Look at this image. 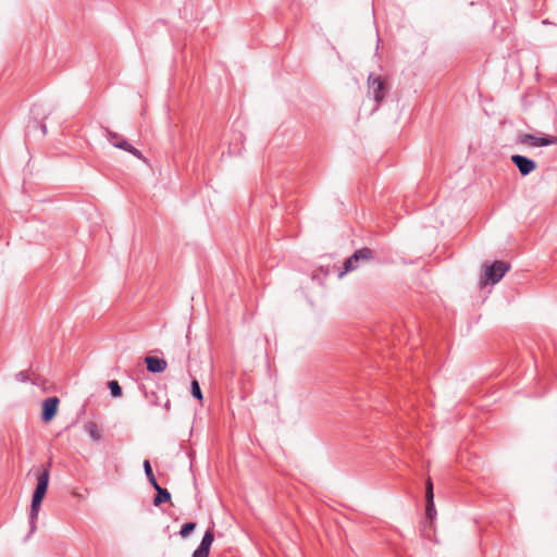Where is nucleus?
<instances>
[{
	"label": "nucleus",
	"mask_w": 557,
	"mask_h": 557,
	"mask_svg": "<svg viewBox=\"0 0 557 557\" xmlns=\"http://www.w3.org/2000/svg\"><path fill=\"white\" fill-rule=\"evenodd\" d=\"M50 467H51V462L49 461L46 466L42 467L41 471H39V473L37 475V484H36L35 491L33 493L32 505H30V515H29L32 531L35 530V521L38 517L41 502L45 498V495L48 490Z\"/></svg>",
	"instance_id": "f257e3e1"
},
{
	"label": "nucleus",
	"mask_w": 557,
	"mask_h": 557,
	"mask_svg": "<svg viewBox=\"0 0 557 557\" xmlns=\"http://www.w3.org/2000/svg\"><path fill=\"white\" fill-rule=\"evenodd\" d=\"M373 257V251L368 247L357 250L352 256L344 261L343 268L338 272V277H343L345 274L361 268L372 260Z\"/></svg>",
	"instance_id": "f03ea898"
},
{
	"label": "nucleus",
	"mask_w": 557,
	"mask_h": 557,
	"mask_svg": "<svg viewBox=\"0 0 557 557\" xmlns=\"http://www.w3.org/2000/svg\"><path fill=\"white\" fill-rule=\"evenodd\" d=\"M509 269L510 264L506 261H494L491 264L484 263L482 283L484 285L498 283Z\"/></svg>",
	"instance_id": "7ed1b4c3"
},
{
	"label": "nucleus",
	"mask_w": 557,
	"mask_h": 557,
	"mask_svg": "<svg viewBox=\"0 0 557 557\" xmlns=\"http://www.w3.org/2000/svg\"><path fill=\"white\" fill-rule=\"evenodd\" d=\"M518 143L531 147L557 145V137H537L530 134H522L518 137Z\"/></svg>",
	"instance_id": "20e7f679"
},
{
	"label": "nucleus",
	"mask_w": 557,
	"mask_h": 557,
	"mask_svg": "<svg viewBox=\"0 0 557 557\" xmlns=\"http://www.w3.org/2000/svg\"><path fill=\"white\" fill-rule=\"evenodd\" d=\"M368 92L379 103L384 98L385 85L380 76L370 75L368 78Z\"/></svg>",
	"instance_id": "39448f33"
},
{
	"label": "nucleus",
	"mask_w": 557,
	"mask_h": 557,
	"mask_svg": "<svg viewBox=\"0 0 557 557\" xmlns=\"http://www.w3.org/2000/svg\"><path fill=\"white\" fill-rule=\"evenodd\" d=\"M511 161L522 175H528L536 169V163L533 160L520 154L511 156Z\"/></svg>",
	"instance_id": "423d86ee"
},
{
	"label": "nucleus",
	"mask_w": 557,
	"mask_h": 557,
	"mask_svg": "<svg viewBox=\"0 0 557 557\" xmlns=\"http://www.w3.org/2000/svg\"><path fill=\"white\" fill-rule=\"evenodd\" d=\"M108 135H109L110 140L113 144V146H115L116 148L123 149V150L132 153L133 156L141 159V152L138 149H136L135 147H133L131 144H128L125 139L121 138L116 133L109 132Z\"/></svg>",
	"instance_id": "0eeeda50"
},
{
	"label": "nucleus",
	"mask_w": 557,
	"mask_h": 557,
	"mask_svg": "<svg viewBox=\"0 0 557 557\" xmlns=\"http://www.w3.org/2000/svg\"><path fill=\"white\" fill-rule=\"evenodd\" d=\"M59 399L50 397L42 403V420L49 422L55 416L58 410Z\"/></svg>",
	"instance_id": "6e6552de"
},
{
	"label": "nucleus",
	"mask_w": 557,
	"mask_h": 557,
	"mask_svg": "<svg viewBox=\"0 0 557 557\" xmlns=\"http://www.w3.org/2000/svg\"><path fill=\"white\" fill-rule=\"evenodd\" d=\"M425 499H426L425 515H426V518L432 521L436 511H435V507H434L433 483H432L431 479H429L426 481Z\"/></svg>",
	"instance_id": "1a4fd4ad"
},
{
	"label": "nucleus",
	"mask_w": 557,
	"mask_h": 557,
	"mask_svg": "<svg viewBox=\"0 0 557 557\" xmlns=\"http://www.w3.org/2000/svg\"><path fill=\"white\" fill-rule=\"evenodd\" d=\"M147 370L152 373H161L166 369V361L158 357H147L145 359Z\"/></svg>",
	"instance_id": "9d476101"
},
{
	"label": "nucleus",
	"mask_w": 557,
	"mask_h": 557,
	"mask_svg": "<svg viewBox=\"0 0 557 557\" xmlns=\"http://www.w3.org/2000/svg\"><path fill=\"white\" fill-rule=\"evenodd\" d=\"M154 490L157 491V496L154 497L153 500V504L156 506H159L171 499V494L166 488H162L159 484H156Z\"/></svg>",
	"instance_id": "9b49d317"
},
{
	"label": "nucleus",
	"mask_w": 557,
	"mask_h": 557,
	"mask_svg": "<svg viewBox=\"0 0 557 557\" xmlns=\"http://www.w3.org/2000/svg\"><path fill=\"white\" fill-rule=\"evenodd\" d=\"M84 430L94 441H100L102 437L101 431L99 430L97 423L94 421L86 422L84 425Z\"/></svg>",
	"instance_id": "f8f14e48"
},
{
	"label": "nucleus",
	"mask_w": 557,
	"mask_h": 557,
	"mask_svg": "<svg viewBox=\"0 0 557 557\" xmlns=\"http://www.w3.org/2000/svg\"><path fill=\"white\" fill-rule=\"evenodd\" d=\"M214 540V534L212 529H208L202 536V540L200 542V545L198 547L207 549L210 552V547L212 545V542Z\"/></svg>",
	"instance_id": "ddd939ff"
},
{
	"label": "nucleus",
	"mask_w": 557,
	"mask_h": 557,
	"mask_svg": "<svg viewBox=\"0 0 557 557\" xmlns=\"http://www.w3.org/2000/svg\"><path fill=\"white\" fill-rule=\"evenodd\" d=\"M144 469H145V473L150 482V484L154 487L156 484H158L154 475H153V472H152V468H151V465L148 460H145L144 461Z\"/></svg>",
	"instance_id": "4468645a"
},
{
	"label": "nucleus",
	"mask_w": 557,
	"mask_h": 557,
	"mask_svg": "<svg viewBox=\"0 0 557 557\" xmlns=\"http://www.w3.org/2000/svg\"><path fill=\"white\" fill-rule=\"evenodd\" d=\"M108 387H109V389L111 392V395L113 397H121L122 396V388H121V386H120L117 381H114V380L113 381H109L108 382Z\"/></svg>",
	"instance_id": "2eb2a0df"
},
{
	"label": "nucleus",
	"mask_w": 557,
	"mask_h": 557,
	"mask_svg": "<svg viewBox=\"0 0 557 557\" xmlns=\"http://www.w3.org/2000/svg\"><path fill=\"white\" fill-rule=\"evenodd\" d=\"M190 392H191V395L198 399V400H201L202 399V393H201V388H200V385L198 383L197 380H193L191 381V384H190Z\"/></svg>",
	"instance_id": "dca6fc26"
},
{
	"label": "nucleus",
	"mask_w": 557,
	"mask_h": 557,
	"mask_svg": "<svg viewBox=\"0 0 557 557\" xmlns=\"http://www.w3.org/2000/svg\"><path fill=\"white\" fill-rule=\"evenodd\" d=\"M196 528V523L194 522H187L185 524H183V527L181 528V531H180V534L182 537H187L189 534H191L194 532Z\"/></svg>",
	"instance_id": "f3484780"
},
{
	"label": "nucleus",
	"mask_w": 557,
	"mask_h": 557,
	"mask_svg": "<svg viewBox=\"0 0 557 557\" xmlns=\"http://www.w3.org/2000/svg\"><path fill=\"white\" fill-rule=\"evenodd\" d=\"M209 553H210L209 550L198 547L194 552L193 557H208Z\"/></svg>",
	"instance_id": "a211bd4d"
},
{
	"label": "nucleus",
	"mask_w": 557,
	"mask_h": 557,
	"mask_svg": "<svg viewBox=\"0 0 557 557\" xmlns=\"http://www.w3.org/2000/svg\"><path fill=\"white\" fill-rule=\"evenodd\" d=\"M15 379L18 382H27L28 381V374H27L26 371H21V372L16 373Z\"/></svg>",
	"instance_id": "6ab92c4d"
}]
</instances>
